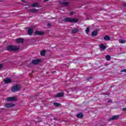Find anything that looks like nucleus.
Wrapping results in <instances>:
<instances>
[{
	"label": "nucleus",
	"instance_id": "nucleus-18",
	"mask_svg": "<svg viewBox=\"0 0 126 126\" xmlns=\"http://www.w3.org/2000/svg\"><path fill=\"white\" fill-rule=\"evenodd\" d=\"M104 40H105V41H110L111 37L108 35H106L104 37Z\"/></svg>",
	"mask_w": 126,
	"mask_h": 126
},
{
	"label": "nucleus",
	"instance_id": "nucleus-33",
	"mask_svg": "<svg viewBox=\"0 0 126 126\" xmlns=\"http://www.w3.org/2000/svg\"><path fill=\"white\" fill-rule=\"evenodd\" d=\"M72 14H73V12H70V15H72Z\"/></svg>",
	"mask_w": 126,
	"mask_h": 126
},
{
	"label": "nucleus",
	"instance_id": "nucleus-29",
	"mask_svg": "<svg viewBox=\"0 0 126 126\" xmlns=\"http://www.w3.org/2000/svg\"><path fill=\"white\" fill-rule=\"evenodd\" d=\"M90 79H92V77H90V78H88L87 79V81H89Z\"/></svg>",
	"mask_w": 126,
	"mask_h": 126
},
{
	"label": "nucleus",
	"instance_id": "nucleus-10",
	"mask_svg": "<svg viewBox=\"0 0 126 126\" xmlns=\"http://www.w3.org/2000/svg\"><path fill=\"white\" fill-rule=\"evenodd\" d=\"M4 82L5 83V84H8V83H10L11 82V79L7 78L3 80Z\"/></svg>",
	"mask_w": 126,
	"mask_h": 126
},
{
	"label": "nucleus",
	"instance_id": "nucleus-5",
	"mask_svg": "<svg viewBox=\"0 0 126 126\" xmlns=\"http://www.w3.org/2000/svg\"><path fill=\"white\" fill-rule=\"evenodd\" d=\"M64 95V93L62 92V93L57 94L54 95V97L55 98H62V97H63Z\"/></svg>",
	"mask_w": 126,
	"mask_h": 126
},
{
	"label": "nucleus",
	"instance_id": "nucleus-37",
	"mask_svg": "<svg viewBox=\"0 0 126 126\" xmlns=\"http://www.w3.org/2000/svg\"><path fill=\"white\" fill-rule=\"evenodd\" d=\"M56 72H56V71H54V72H53V73H56Z\"/></svg>",
	"mask_w": 126,
	"mask_h": 126
},
{
	"label": "nucleus",
	"instance_id": "nucleus-16",
	"mask_svg": "<svg viewBox=\"0 0 126 126\" xmlns=\"http://www.w3.org/2000/svg\"><path fill=\"white\" fill-rule=\"evenodd\" d=\"M99 47H100V49H101V50H102V51H105V50H106V46H105V45H104V44H101L99 45Z\"/></svg>",
	"mask_w": 126,
	"mask_h": 126
},
{
	"label": "nucleus",
	"instance_id": "nucleus-32",
	"mask_svg": "<svg viewBox=\"0 0 126 126\" xmlns=\"http://www.w3.org/2000/svg\"><path fill=\"white\" fill-rule=\"evenodd\" d=\"M122 111H123V112H126V108H123L122 109Z\"/></svg>",
	"mask_w": 126,
	"mask_h": 126
},
{
	"label": "nucleus",
	"instance_id": "nucleus-38",
	"mask_svg": "<svg viewBox=\"0 0 126 126\" xmlns=\"http://www.w3.org/2000/svg\"><path fill=\"white\" fill-rule=\"evenodd\" d=\"M112 101L111 100H109L108 102H111Z\"/></svg>",
	"mask_w": 126,
	"mask_h": 126
},
{
	"label": "nucleus",
	"instance_id": "nucleus-8",
	"mask_svg": "<svg viewBox=\"0 0 126 126\" xmlns=\"http://www.w3.org/2000/svg\"><path fill=\"white\" fill-rule=\"evenodd\" d=\"M120 119L119 115H114L109 119V121H115Z\"/></svg>",
	"mask_w": 126,
	"mask_h": 126
},
{
	"label": "nucleus",
	"instance_id": "nucleus-36",
	"mask_svg": "<svg viewBox=\"0 0 126 126\" xmlns=\"http://www.w3.org/2000/svg\"><path fill=\"white\" fill-rule=\"evenodd\" d=\"M105 65L108 66V65H109V64L108 63H106Z\"/></svg>",
	"mask_w": 126,
	"mask_h": 126
},
{
	"label": "nucleus",
	"instance_id": "nucleus-6",
	"mask_svg": "<svg viewBox=\"0 0 126 126\" xmlns=\"http://www.w3.org/2000/svg\"><path fill=\"white\" fill-rule=\"evenodd\" d=\"M16 96H12V97H7L6 100L8 102H11L13 101H16Z\"/></svg>",
	"mask_w": 126,
	"mask_h": 126
},
{
	"label": "nucleus",
	"instance_id": "nucleus-20",
	"mask_svg": "<svg viewBox=\"0 0 126 126\" xmlns=\"http://www.w3.org/2000/svg\"><path fill=\"white\" fill-rule=\"evenodd\" d=\"M97 34H98V32H97V31H94L92 33V35L93 37H95V36H97Z\"/></svg>",
	"mask_w": 126,
	"mask_h": 126
},
{
	"label": "nucleus",
	"instance_id": "nucleus-27",
	"mask_svg": "<svg viewBox=\"0 0 126 126\" xmlns=\"http://www.w3.org/2000/svg\"><path fill=\"white\" fill-rule=\"evenodd\" d=\"M47 26L48 27H52V24H51L50 23H48Z\"/></svg>",
	"mask_w": 126,
	"mask_h": 126
},
{
	"label": "nucleus",
	"instance_id": "nucleus-14",
	"mask_svg": "<svg viewBox=\"0 0 126 126\" xmlns=\"http://www.w3.org/2000/svg\"><path fill=\"white\" fill-rule=\"evenodd\" d=\"M35 35H44V34H45V33L44 32H39V31H36L35 32Z\"/></svg>",
	"mask_w": 126,
	"mask_h": 126
},
{
	"label": "nucleus",
	"instance_id": "nucleus-9",
	"mask_svg": "<svg viewBox=\"0 0 126 126\" xmlns=\"http://www.w3.org/2000/svg\"><path fill=\"white\" fill-rule=\"evenodd\" d=\"M28 11L32 13H36V12H38V10L35 8L30 9H28Z\"/></svg>",
	"mask_w": 126,
	"mask_h": 126
},
{
	"label": "nucleus",
	"instance_id": "nucleus-2",
	"mask_svg": "<svg viewBox=\"0 0 126 126\" xmlns=\"http://www.w3.org/2000/svg\"><path fill=\"white\" fill-rule=\"evenodd\" d=\"M21 86L20 85H16L13 87L11 89V91L13 92H16L17 91H19V90H20Z\"/></svg>",
	"mask_w": 126,
	"mask_h": 126
},
{
	"label": "nucleus",
	"instance_id": "nucleus-30",
	"mask_svg": "<svg viewBox=\"0 0 126 126\" xmlns=\"http://www.w3.org/2000/svg\"><path fill=\"white\" fill-rule=\"evenodd\" d=\"M2 67H3V65H2V64H0V69H1Z\"/></svg>",
	"mask_w": 126,
	"mask_h": 126
},
{
	"label": "nucleus",
	"instance_id": "nucleus-12",
	"mask_svg": "<svg viewBox=\"0 0 126 126\" xmlns=\"http://www.w3.org/2000/svg\"><path fill=\"white\" fill-rule=\"evenodd\" d=\"M71 23H76V22H78V19L76 18L70 19Z\"/></svg>",
	"mask_w": 126,
	"mask_h": 126
},
{
	"label": "nucleus",
	"instance_id": "nucleus-1",
	"mask_svg": "<svg viewBox=\"0 0 126 126\" xmlns=\"http://www.w3.org/2000/svg\"><path fill=\"white\" fill-rule=\"evenodd\" d=\"M19 48L17 46H14L12 45H8L7 46V51H18Z\"/></svg>",
	"mask_w": 126,
	"mask_h": 126
},
{
	"label": "nucleus",
	"instance_id": "nucleus-26",
	"mask_svg": "<svg viewBox=\"0 0 126 126\" xmlns=\"http://www.w3.org/2000/svg\"><path fill=\"white\" fill-rule=\"evenodd\" d=\"M89 30H90L89 28H87V29H86V30L85 31V32H86V33L87 34L89 32Z\"/></svg>",
	"mask_w": 126,
	"mask_h": 126
},
{
	"label": "nucleus",
	"instance_id": "nucleus-25",
	"mask_svg": "<svg viewBox=\"0 0 126 126\" xmlns=\"http://www.w3.org/2000/svg\"><path fill=\"white\" fill-rule=\"evenodd\" d=\"M45 53H46V51H45V50H42V51L40 52V55H41V56H45Z\"/></svg>",
	"mask_w": 126,
	"mask_h": 126
},
{
	"label": "nucleus",
	"instance_id": "nucleus-28",
	"mask_svg": "<svg viewBox=\"0 0 126 126\" xmlns=\"http://www.w3.org/2000/svg\"><path fill=\"white\" fill-rule=\"evenodd\" d=\"M54 120L55 121H59V118H58V117H54Z\"/></svg>",
	"mask_w": 126,
	"mask_h": 126
},
{
	"label": "nucleus",
	"instance_id": "nucleus-13",
	"mask_svg": "<svg viewBox=\"0 0 126 126\" xmlns=\"http://www.w3.org/2000/svg\"><path fill=\"white\" fill-rule=\"evenodd\" d=\"M70 19L71 18L70 17H67L62 20V21L64 22H70Z\"/></svg>",
	"mask_w": 126,
	"mask_h": 126
},
{
	"label": "nucleus",
	"instance_id": "nucleus-15",
	"mask_svg": "<svg viewBox=\"0 0 126 126\" xmlns=\"http://www.w3.org/2000/svg\"><path fill=\"white\" fill-rule=\"evenodd\" d=\"M79 31V29H74L73 30H72L71 31V33L72 34H74L75 33H77V32H78Z\"/></svg>",
	"mask_w": 126,
	"mask_h": 126
},
{
	"label": "nucleus",
	"instance_id": "nucleus-34",
	"mask_svg": "<svg viewBox=\"0 0 126 126\" xmlns=\"http://www.w3.org/2000/svg\"><path fill=\"white\" fill-rule=\"evenodd\" d=\"M48 0H44V2H46V1H48Z\"/></svg>",
	"mask_w": 126,
	"mask_h": 126
},
{
	"label": "nucleus",
	"instance_id": "nucleus-24",
	"mask_svg": "<svg viewBox=\"0 0 126 126\" xmlns=\"http://www.w3.org/2000/svg\"><path fill=\"white\" fill-rule=\"evenodd\" d=\"M54 106H55L56 107H59V106H61V104L58 103V102H54L53 103Z\"/></svg>",
	"mask_w": 126,
	"mask_h": 126
},
{
	"label": "nucleus",
	"instance_id": "nucleus-22",
	"mask_svg": "<svg viewBox=\"0 0 126 126\" xmlns=\"http://www.w3.org/2000/svg\"><path fill=\"white\" fill-rule=\"evenodd\" d=\"M105 59L106 61H111V57L110 55H106L105 56Z\"/></svg>",
	"mask_w": 126,
	"mask_h": 126
},
{
	"label": "nucleus",
	"instance_id": "nucleus-4",
	"mask_svg": "<svg viewBox=\"0 0 126 126\" xmlns=\"http://www.w3.org/2000/svg\"><path fill=\"white\" fill-rule=\"evenodd\" d=\"M15 106V104L13 103H5L4 105V107L5 108H13Z\"/></svg>",
	"mask_w": 126,
	"mask_h": 126
},
{
	"label": "nucleus",
	"instance_id": "nucleus-7",
	"mask_svg": "<svg viewBox=\"0 0 126 126\" xmlns=\"http://www.w3.org/2000/svg\"><path fill=\"white\" fill-rule=\"evenodd\" d=\"M41 63V59L34 60L32 62V64H39Z\"/></svg>",
	"mask_w": 126,
	"mask_h": 126
},
{
	"label": "nucleus",
	"instance_id": "nucleus-11",
	"mask_svg": "<svg viewBox=\"0 0 126 126\" xmlns=\"http://www.w3.org/2000/svg\"><path fill=\"white\" fill-rule=\"evenodd\" d=\"M16 42L17 43H23V42H24V39L22 38H19L16 39Z\"/></svg>",
	"mask_w": 126,
	"mask_h": 126
},
{
	"label": "nucleus",
	"instance_id": "nucleus-23",
	"mask_svg": "<svg viewBox=\"0 0 126 126\" xmlns=\"http://www.w3.org/2000/svg\"><path fill=\"white\" fill-rule=\"evenodd\" d=\"M38 5H39V4H38L37 3H33L32 5V7H37V6H38Z\"/></svg>",
	"mask_w": 126,
	"mask_h": 126
},
{
	"label": "nucleus",
	"instance_id": "nucleus-35",
	"mask_svg": "<svg viewBox=\"0 0 126 126\" xmlns=\"http://www.w3.org/2000/svg\"><path fill=\"white\" fill-rule=\"evenodd\" d=\"M22 1L23 2H26L25 0H22Z\"/></svg>",
	"mask_w": 126,
	"mask_h": 126
},
{
	"label": "nucleus",
	"instance_id": "nucleus-3",
	"mask_svg": "<svg viewBox=\"0 0 126 126\" xmlns=\"http://www.w3.org/2000/svg\"><path fill=\"white\" fill-rule=\"evenodd\" d=\"M59 3L61 4L62 6H68V5H69V2L60 1Z\"/></svg>",
	"mask_w": 126,
	"mask_h": 126
},
{
	"label": "nucleus",
	"instance_id": "nucleus-31",
	"mask_svg": "<svg viewBox=\"0 0 126 126\" xmlns=\"http://www.w3.org/2000/svg\"><path fill=\"white\" fill-rule=\"evenodd\" d=\"M121 72H126V69H125L124 70H122Z\"/></svg>",
	"mask_w": 126,
	"mask_h": 126
},
{
	"label": "nucleus",
	"instance_id": "nucleus-19",
	"mask_svg": "<svg viewBox=\"0 0 126 126\" xmlns=\"http://www.w3.org/2000/svg\"><path fill=\"white\" fill-rule=\"evenodd\" d=\"M77 118H78L79 119H81L82 118H83V114H82V113H80L77 114Z\"/></svg>",
	"mask_w": 126,
	"mask_h": 126
},
{
	"label": "nucleus",
	"instance_id": "nucleus-21",
	"mask_svg": "<svg viewBox=\"0 0 126 126\" xmlns=\"http://www.w3.org/2000/svg\"><path fill=\"white\" fill-rule=\"evenodd\" d=\"M119 42L120 43V44H125V43L126 42V40L125 39H120L119 40Z\"/></svg>",
	"mask_w": 126,
	"mask_h": 126
},
{
	"label": "nucleus",
	"instance_id": "nucleus-17",
	"mask_svg": "<svg viewBox=\"0 0 126 126\" xmlns=\"http://www.w3.org/2000/svg\"><path fill=\"white\" fill-rule=\"evenodd\" d=\"M28 35H30L31 36V35H32V34H33V29H29L28 31Z\"/></svg>",
	"mask_w": 126,
	"mask_h": 126
}]
</instances>
